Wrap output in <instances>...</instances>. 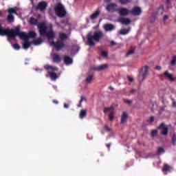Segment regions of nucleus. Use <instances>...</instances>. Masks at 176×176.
<instances>
[{
	"instance_id": "f257e3e1",
	"label": "nucleus",
	"mask_w": 176,
	"mask_h": 176,
	"mask_svg": "<svg viewBox=\"0 0 176 176\" xmlns=\"http://www.w3.org/2000/svg\"><path fill=\"white\" fill-rule=\"evenodd\" d=\"M0 16H2V11H0ZM0 35L1 36H8L9 39H14L16 36H19L23 41H28V35L25 32H20V28H16V29H3L2 28V24L0 23Z\"/></svg>"
},
{
	"instance_id": "f03ea898",
	"label": "nucleus",
	"mask_w": 176,
	"mask_h": 176,
	"mask_svg": "<svg viewBox=\"0 0 176 176\" xmlns=\"http://www.w3.org/2000/svg\"><path fill=\"white\" fill-rule=\"evenodd\" d=\"M104 36V33L101 31L95 32L93 34H89L87 35V41L89 46H95L98 43Z\"/></svg>"
},
{
	"instance_id": "7ed1b4c3",
	"label": "nucleus",
	"mask_w": 176,
	"mask_h": 176,
	"mask_svg": "<svg viewBox=\"0 0 176 176\" xmlns=\"http://www.w3.org/2000/svg\"><path fill=\"white\" fill-rule=\"evenodd\" d=\"M60 39L56 43H54L53 41H51L50 43L52 46H54L56 50H61L64 46H65V44H64V41L68 38V34L60 32L59 34Z\"/></svg>"
},
{
	"instance_id": "20e7f679",
	"label": "nucleus",
	"mask_w": 176,
	"mask_h": 176,
	"mask_svg": "<svg viewBox=\"0 0 176 176\" xmlns=\"http://www.w3.org/2000/svg\"><path fill=\"white\" fill-rule=\"evenodd\" d=\"M31 25H37L41 36H45V21L38 25V19L31 17L30 19Z\"/></svg>"
},
{
	"instance_id": "39448f33",
	"label": "nucleus",
	"mask_w": 176,
	"mask_h": 176,
	"mask_svg": "<svg viewBox=\"0 0 176 176\" xmlns=\"http://www.w3.org/2000/svg\"><path fill=\"white\" fill-rule=\"evenodd\" d=\"M149 71V67L148 66H144L141 68L139 72L138 81L142 83L144 80L146 79L148 76V72Z\"/></svg>"
},
{
	"instance_id": "423d86ee",
	"label": "nucleus",
	"mask_w": 176,
	"mask_h": 176,
	"mask_svg": "<svg viewBox=\"0 0 176 176\" xmlns=\"http://www.w3.org/2000/svg\"><path fill=\"white\" fill-rule=\"evenodd\" d=\"M45 69H47V71L48 72V74H50V76L52 80H56V79L58 78V76H57V74L54 72V71H58V69L57 67L47 65H45Z\"/></svg>"
},
{
	"instance_id": "0eeeda50",
	"label": "nucleus",
	"mask_w": 176,
	"mask_h": 176,
	"mask_svg": "<svg viewBox=\"0 0 176 176\" xmlns=\"http://www.w3.org/2000/svg\"><path fill=\"white\" fill-rule=\"evenodd\" d=\"M55 13L58 17H64L67 12L62 4H58L55 7Z\"/></svg>"
},
{
	"instance_id": "6e6552de",
	"label": "nucleus",
	"mask_w": 176,
	"mask_h": 176,
	"mask_svg": "<svg viewBox=\"0 0 176 176\" xmlns=\"http://www.w3.org/2000/svg\"><path fill=\"white\" fill-rule=\"evenodd\" d=\"M45 34L49 41H53L56 36V34H54V32L52 30V25H50L48 28L45 26Z\"/></svg>"
},
{
	"instance_id": "1a4fd4ad",
	"label": "nucleus",
	"mask_w": 176,
	"mask_h": 176,
	"mask_svg": "<svg viewBox=\"0 0 176 176\" xmlns=\"http://www.w3.org/2000/svg\"><path fill=\"white\" fill-rule=\"evenodd\" d=\"M115 106L111 105L109 107H105L104 109V113H107V112H110L109 114V120L112 122V120H114L115 119Z\"/></svg>"
},
{
	"instance_id": "9d476101",
	"label": "nucleus",
	"mask_w": 176,
	"mask_h": 176,
	"mask_svg": "<svg viewBox=\"0 0 176 176\" xmlns=\"http://www.w3.org/2000/svg\"><path fill=\"white\" fill-rule=\"evenodd\" d=\"M7 12H8V15L7 16V20L8 23H13V21H14V16H13V14H17L16 8H8Z\"/></svg>"
},
{
	"instance_id": "9b49d317",
	"label": "nucleus",
	"mask_w": 176,
	"mask_h": 176,
	"mask_svg": "<svg viewBox=\"0 0 176 176\" xmlns=\"http://www.w3.org/2000/svg\"><path fill=\"white\" fill-rule=\"evenodd\" d=\"M127 120H129V113L123 111L120 116V124L127 123Z\"/></svg>"
},
{
	"instance_id": "f8f14e48",
	"label": "nucleus",
	"mask_w": 176,
	"mask_h": 176,
	"mask_svg": "<svg viewBox=\"0 0 176 176\" xmlns=\"http://www.w3.org/2000/svg\"><path fill=\"white\" fill-rule=\"evenodd\" d=\"M32 6L33 8H34L35 10L43 12V10H45V1L39 2L37 6H34V4H32Z\"/></svg>"
},
{
	"instance_id": "ddd939ff",
	"label": "nucleus",
	"mask_w": 176,
	"mask_h": 176,
	"mask_svg": "<svg viewBox=\"0 0 176 176\" xmlns=\"http://www.w3.org/2000/svg\"><path fill=\"white\" fill-rule=\"evenodd\" d=\"M159 129L162 130V135H167V134H168V128L166 126L165 123H162L160 125Z\"/></svg>"
},
{
	"instance_id": "4468645a",
	"label": "nucleus",
	"mask_w": 176,
	"mask_h": 176,
	"mask_svg": "<svg viewBox=\"0 0 176 176\" xmlns=\"http://www.w3.org/2000/svg\"><path fill=\"white\" fill-rule=\"evenodd\" d=\"M106 9L107 12H115L116 10H118V5H116V3L108 4Z\"/></svg>"
},
{
	"instance_id": "2eb2a0df",
	"label": "nucleus",
	"mask_w": 176,
	"mask_h": 176,
	"mask_svg": "<svg viewBox=\"0 0 176 176\" xmlns=\"http://www.w3.org/2000/svg\"><path fill=\"white\" fill-rule=\"evenodd\" d=\"M131 14H133V16H140L141 13H142V10H141V8L140 7H134L131 11Z\"/></svg>"
},
{
	"instance_id": "dca6fc26",
	"label": "nucleus",
	"mask_w": 176,
	"mask_h": 176,
	"mask_svg": "<svg viewBox=\"0 0 176 176\" xmlns=\"http://www.w3.org/2000/svg\"><path fill=\"white\" fill-rule=\"evenodd\" d=\"M164 76H165V78L168 79V80H170V82H174L175 80V79L173 76V74H170L168 71H166L164 72Z\"/></svg>"
},
{
	"instance_id": "f3484780",
	"label": "nucleus",
	"mask_w": 176,
	"mask_h": 176,
	"mask_svg": "<svg viewBox=\"0 0 176 176\" xmlns=\"http://www.w3.org/2000/svg\"><path fill=\"white\" fill-rule=\"evenodd\" d=\"M118 21L124 25H129L131 23V19L129 18H120Z\"/></svg>"
},
{
	"instance_id": "a211bd4d",
	"label": "nucleus",
	"mask_w": 176,
	"mask_h": 176,
	"mask_svg": "<svg viewBox=\"0 0 176 176\" xmlns=\"http://www.w3.org/2000/svg\"><path fill=\"white\" fill-rule=\"evenodd\" d=\"M118 12L120 16H127L130 13V10L127 8H122L118 10Z\"/></svg>"
},
{
	"instance_id": "6ab92c4d",
	"label": "nucleus",
	"mask_w": 176,
	"mask_h": 176,
	"mask_svg": "<svg viewBox=\"0 0 176 176\" xmlns=\"http://www.w3.org/2000/svg\"><path fill=\"white\" fill-rule=\"evenodd\" d=\"M108 68L107 64H103L98 66L97 67L94 68L95 71L101 72V71H105Z\"/></svg>"
},
{
	"instance_id": "aec40b11",
	"label": "nucleus",
	"mask_w": 176,
	"mask_h": 176,
	"mask_svg": "<svg viewBox=\"0 0 176 176\" xmlns=\"http://www.w3.org/2000/svg\"><path fill=\"white\" fill-rule=\"evenodd\" d=\"M104 29L107 32L113 31V30H115V25L112 24H106L104 25Z\"/></svg>"
},
{
	"instance_id": "412c9836",
	"label": "nucleus",
	"mask_w": 176,
	"mask_h": 176,
	"mask_svg": "<svg viewBox=\"0 0 176 176\" xmlns=\"http://www.w3.org/2000/svg\"><path fill=\"white\" fill-rule=\"evenodd\" d=\"M64 62H65V64H66V65H71V64L74 63V60L72 59L71 57L65 56L64 58Z\"/></svg>"
},
{
	"instance_id": "4be33fe9",
	"label": "nucleus",
	"mask_w": 176,
	"mask_h": 176,
	"mask_svg": "<svg viewBox=\"0 0 176 176\" xmlns=\"http://www.w3.org/2000/svg\"><path fill=\"white\" fill-rule=\"evenodd\" d=\"M30 38H33L35 39L36 38V33L34 31H30L28 33V40L29 41Z\"/></svg>"
},
{
	"instance_id": "5701e85b",
	"label": "nucleus",
	"mask_w": 176,
	"mask_h": 176,
	"mask_svg": "<svg viewBox=\"0 0 176 176\" xmlns=\"http://www.w3.org/2000/svg\"><path fill=\"white\" fill-rule=\"evenodd\" d=\"M31 46V43L28 40H25L24 43H23V47L25 50H27Z\"/></svg>"
},
{
	"instance_id": "b1692460",
	"label": "nucleus",
	"mask_w": 176,
	"mask_h": 176,
	"mask_svg": "<svg viewBox=\"0 0 176 176\" xmlns=\"http://www.w3.org/2000/svg\"><path fill=\"white\" fill-rule=\"evenodd\" d=\"M130 31H131V28H129L127 29H121L120 31V34L121 35H127V34H129V32H130Z\"/></svg>"
},
{
	"instance_id": "393cba45",
	"label": "nucleus",
	"mask_w": 176,
	"mask_h": 176,
	"mask_svg": "<svg viewBox=\"0 0 176 176\" xmlns=\"http://www.w3.org/2000/svg\"><path fill=\"white\" fill-rule=\"evenodd\" d=\"M98 16H100V11L98 10H97L95 12H94L91 15V19L96 20V19H97L98 17Z\"/></svg>"
},
{
	"instance_id": "a878e982",
	"label": "nucleus",
	"mask_w": 176,
	"mask_h": 176,
	"mask_svg": "<svg viewBox=\"0 0 176 176\" xmlns=\"http://www.w3.org/2000/svg\"><path fill=\"white\" fill-rule=\"evenodd\" d=\"M171 170H173V168H171V166L167 164H165L162 168L163 173H166V171H171Z\"/></svg>"
},
{
	"instance_id": "bb28decb",
	"label": "nucleus",
	"mask_w": 176,
	"mask_h": 176,
	"mask_svg": "<svg viewBox=\"0 0 176 176\" xmlns=\"http://www.w3.org/2000/svg\"><path fill=\"white\" fill-rule=\"evenodd\" d=\"M53 61H54V63H60V61H61V58L60 57V55L54 54L53 56Z\"/></svg>"
},
{
	"instance_id": "cd10ccee",
	"label": "nucleus",
	"mask_w": 176,
	"mask_h": 176,
	"mask_svg": "<svg viewBox=\"0 0 176 176\" xmlns=\"http://www.w3.org/2000/svg\"><path fill=\"white\" fill-rule=\"evenodd\" d=\"M33 43L35 45H41V43H43V40L41 38H38L33 41Z\"/></svg>"
},
{
	"instance_id": "c85d7f7f",
	"label": "nucleus",
	"mask_w": 176,
	"mask_h": 176,
	"mask_svg": "<svg viewBox=\"0 0 176 176\" xmlns=\"http://www.w3.org/2000/svg\"><path fill=\"white\" fill-rule=\"evenodd\" d=\"M86 115H87V111L86 110L82 109L80 111V119H83V118H85V116H86Z\"/></svg>"
},
{
	"instance_id": "c756f323",
	"label": "nucleus",
	"mask_w": 176,
	"mask_h": 176,
	"mask_svg": "<svg viewBox=\"0 0 176 176\" xmlns=\"http://www.w3.org/2000/svg\"><path fill=\"white\" fill-rule=\"evenodd\" d=\"M164 12V8L163 6H160V8L157 11V14L159 16L163 14V12Z\"/></svg>"
},
{
	"instance_id": "7c9ffc66",
	"label": "nucleus",
	"mask_w": 176,
	"mask_h": 176,
	"mask_svg": "<svg viewBox=\"0 0 176 176\" xmlns=\"http://www.w3.org/2000/svg\"><path fill=\"white\" fill-rule=\"evenodd\" d=\"M93 81V75H90L87 78V83H91Z\"/></svg>"
},
{
	"instance_id": "2f4dec72",
	"label": "nucleus",
	"mask_w": 176,
	"mask_h": 176,
	"mask_svg": "<svg viewBox=\"0 0 176 176\" xmlns=\"http://www.w3.org/2000/svg\"><path fill=\"white\" fill-rule=\"evenodd\" d=\"M86 100V98H85V96H81L80 97V103L78 105V107L80 108V107H82V101H85Z\"/></svg>"
},
{
	"instance_id": "473e14b6",
	"label": "nucleus",
	"mask_w": 176,
	"mask_h": 176,
	"mask_svg": "<svg viewBox=\"0 0 176 176\" xmlns=\"http://www.w3.org/2000/svg\"><path fill=\"white\" fill-rule=\"evenodd\" d=\"M120 2L122 5H126V3L131 2V0H120Z\"/></svg>"
},
{
	"instance_id": "72a5a7b5",
	"label": "nucleus",
	"mask_w": 176,
	"mask_h": 176,
	"mask_svg": "<svg viewBox=\"0 0 176 176\" xmlns=\"http://www.w3.org/2000/svg\"><path fill=\"white\" fill-rule=\"evenodd\" d=\"M56 25H58V27H60V28H64V25H67V23L65 22H62L61 23H56Z\"/></svg>"
},
{
	"instance_id": "f704fd0d",
	"label": "nucleus",
	"mask_w": 176,
	"mask_h": 176,
	"mask_svg": "<svg viewBox=\"0 0 176 176\" xmlns=\"http://www.w3.org/2000/svg\"><path fill=\"white\" fill-rule=\"evenodd\" d=\"M176 65V56L173 57L172 60L170 61V65Z\"/></svg>"
},
{
	"instance_id": "c9c22d12",
	"label": "nucleus",
	"mask_w": 176,
	"mask_h": 176,
	"mask_svg": "<svg viewBox=\"0 0 176 176\" xmlns=\"http://www.w3.org/2000/svg\"><path fill=\"white\" fill-rule=\"evenodd\" d=\"M12 47H14L15 50H20V45L17 43L12 44Z\"/></svg>"
},
{
	"instance_id": "e433bc0d",
	"label": "nucleus",
	"mask_w": 176,
	"mask_h": 176,
	"mask_svg": "<svg viewBox=\"0 0 176 176\" xmlns=\"http://www.w3.org/2000/svg\"><path fill=\"white\" fill-rule=\"evenodd\" d=\"M101 56H102V57L107 58V57H108V52H106V51L102 50V52H101Z\"/></svg>"
},
{
	"instance_id": "4c0bfd02",
	"label": "nucleus",
	"mask_w": 176,
	"mask_h": 176,
	"mask_svg": "<svg viewBox=\"0 0 176 176\" xmlns=\"http://www.w3.org/2000/svg\"><path fill=\"white\" fill-rule=\"evenodd\" d=\"M172 144L173 145H176V134H173L172 137Z\"/></svg>"
},
{
	"instance_id": "58836bf2",
	"label": "nucleus",
	"mask_w": 176,
	"mask_h": 176,
	"mask_svg": "<svg viewBox=\"0 0 176 176\" xmlns=\"http://www.w3.org/2000/svg\"><path fill=\"white\" fill-rule=\"evenodd\" d=\"M158 155H162V153H164V148L160 147L157 150Z\"/></svg>"
},
{
	"instance_id": "ea45409f",
	"label": "nucleus",
	"mask_w": 176,
	"mask_h": 176,
	"mask_svg": "<svg viewBox=\"0 0 176 176\" xmlns=\"http://www.w3.org/2000/svg\"><path fill=\"white\" fill-rule=\"evenodd\" d=\"M157 134V130H153L151 131V137H155Z\"/></svg>"
},
{
	"instance_id": "a19ab883",
	"label": "nucleus",
	"mask_w": 176,
	"mask_h": 176,
	"mask_svg": "<svg viewBox=\"0 0 176 176\" xmlns=\"http://www.w3.org/2000/svg\"><path fill=\"white\" fill-rule=\"evenodd\" d=\"M154 120H155V117L151 116V117H150V118L148 120V123H153V122H154Z\"/></svg>"
},
{
	"instance_id": "79ce46f5",
	"label": "nucleus",
	"mask_w": 176,
	"mask_h": 176,
	"mask_svg": "<svg viewBox=\"0 0 176 176\" xmlns=\"http://www.w3.org/2000/svg\"><path fill=\"white\" fill-rule=\"evenodd\" d=\"M134 54V50H131L127 52L126 56H131V54Z\"/></svg>"
},
{
	"instance_id": "37998d69",
	"label": "nucleus",
	"mask_w": 176,
	"mask_h": 176,
	"mask_svg": "<svg viewBox=\"0 0 176 176\" xmlns=\"http://www.w3.org/2000/svg\"><path fill=\"white\" fill-rule=\"evenodd\" d=\"M167 20H168V15H165L164 16V21L166 23V21H167Z\"/></svg>"
},
{
	"instance_id": "c03bdc74",
	"label": "nucleus",
	"mask_w": 176,
	"mask_h": 176,
	"mask_svg": "<svg viewBox=\"0 0 176 176\" xmlns=\"http://www.w3.org/2000/svg\"><path fill=\"white\" fill-rule=\"evenodd\" d=\"M132 102H133L131 100H126V103L128 104L129 105L131 104Z\"/></svg>"
},
{
	"instance_id": "a18cd8bd",
	"label": "nucleus",
	"mask_w": 176,
	"mask_h": 176,
	"mask_svg": "<svg viewBox=\"0 0 176 176\" xmlns=\"http://www.w3.org/2000/svg\"><path fill=\"white\" fill-rule=\"evenodd\" d=\"M155 69H157V71H160V69H162V67L161 66H157V67H155Z\"/></svg>"
},
{
	"instance_id": "49530a36",
	"label": "nucleus",
	"mask_w": 176,
	"mask_h": 176,
	"mask_svg": "<svg viewBox=\"0 0 176 176\" xmlns=\"http://www.w3.org/2000/svg\"><path fill=\"white\" fill-rule=\"evenodd\" d=\"M135 91V89H131L129 91V94H134V92Z\"/></svg>"
},
{
	"instance_id": "de8ad7c7",
	"label": "nucleus",
	"mask_w": 176,
	"mask_h": 176,
	"mask_svg": "<svg viewBox=\"0 0 176 176\" xmlns=\"http://www.w3.org/2000/svg\"><path fill=\"white\" fill-rule=\"evenodd\" d=\"M74 49V50H76L77 52L79 51V47L78 46H75Z\"/></svg>"
},
{
	"instance_id": "09e8293b",
	"label": "nucleus",
	"mask_w": 176,
	"mask_h": 176,
	"mask_svg": "<svg viewBox=\"0 0 176 176\" xmlns=\"http://www.w3.org/2000/svg\"><path fill=\"white\" fill-rule=\"evenodd\" d=\"M111 46H115V45H116V43H115V41H111Z\"/></svg>"
},
{
	"instance_id": "8fccbe9b",
	"label": "nucleus",
	"mask_w": 176,
	"mask_h": 176,
	"mask_svg": "<svg viewBox=\"0 0 176 176\" xmlns=\"http://www.w3.org/2000/svg\"><path fill=\"white\" fill-rule=\"evenodd\" d=\"M128 80H129V82H133V78H131V77H129V78H128Z\"/></svg>"
},
{
	"instance_id": "3c124183",
	"label": "nucleus",
	"mask_w": 176,
	"mask_h": 176,
	"mask_svg": "<svg viewBox=\"0 0 176 176\" xmlns=\"http://www.w3.org/2000/svg\"><path fill=\"white\" fill-rule=\"evenodd\" d=\"M64 108H66V109H68V108H69L68 104H64Z\"/></svg>"
},
{
	"instance_id": "603ef678",
	"label": "nucleus",
	"mask_w": 176,
	"mask_h": 176,
	"mask_svg": "<svg viewBox=\"0 0 176 176\" xmlns=\"http://www.w3.org/2000/svg\"><path fill=\"white\" fill-rule=\"evenodd\" d=\"M104 130H106V131H109V128L108 126H105Z\"/></svg>"
},
{
	"instance_id": "864d4df0",
	"label": "nucleus",
	"mask_w": 176,
	"mask_h": 176,
	"mask_svg": "<svg viewBox=\"0 0 176 176\" xmlns=\"http://www.w3.org/2000/svg\"><path fill=\"white\" fill-rule=\"evenodd\" d=\"M53 102H54V104H58V101H57V100H54Z\"/></svg>"
},
{
	"instance_id": "5fc2aeb1",
	"label": "nucleus",
	"mask_w": 176,
	"mask_h": 176,
	"mask_svg": "<svg viewBox=\"0 0 176 176\" xmlns=\"http://www.w3.org/2000/svg\"><path fill=\"white\" fill-rule=\"evenodd\" d=\"M173 107H176V103H175V102H173Z\"/></svg>"
},
{
	"instance_id": "6e6d98bb",
	"label": "nucleus",
	"mask_w": 176,
	"mask_h": 176,
	"mask_svg": "<svg viewBox=\"0 0 176 176\" xmlns=\"http://www.w3.org/2000/svg\"><path fill=\"white\" fill-rule=\"evenodd\" d=\"M32 5H34V0H30Z\"/></svg>"
},
{
	"instance_id": "4d7b16f0",
	"label": "nucleus",
	"mask_w": 176,
	"mask_h": 176,
	"mask_svg": "<svg viewBox=\"0 0 176 176\" xmlns=\"http://www.w3.org/2000/svg\"><path fill=\"white\" fill-rule=\"evenodd\" d=\"M110 146H111L110 144H107V148H109Z\"/></svg>"
},
{
	"instance_id": "13d9d810",
	"label": "nucleus",
	"mask_w": 176,
	"mask_h": 176,
	"mask_svg": "<svg viewBox=\"0 0 176 176\" xmlns=\"http://www.w3.org/2000/svg\"><path fill=\"white\" fill-rule=\"evenodd\" d=\"M162 111H164V108L161 109V112H162Z\"/></svg>"
},
{
	"instance_id": "bf43d9fd",
	"label": "nucleus",
	"mask_w": 176,
	"mask_h": 176,
	"mask_svg": "<svg viewBox=\"0 0 176 176\" xmlns=\"http://www.w3.org/2000/svg\"><path fill=\"white\" fill-rule=\"evenodd\" d=\"M38 68H36V69H35V71H38Z\"/></svg>"
},
{
	"instance_id": "052dcab7",
	"label": "nucleus",
	"mask_w": 176,
	"mask_h": 176,
	"mask_svg": "<svg viewBox=\"0 0 176 176\" xmlns=\"http://www.w3.org/2000/svg\"><path fill=\"white\" fill-rule=\"evenodd\" d=\"M46 6H47V5L46 3H45V8H46Z\"/></svg>"
},
{
	"instance_id": "680f3d73",
	"label": "nucleus",
	"mask_w": 176,
	"mask_h": 176,
	"mask_svg": "<svg viewBox=\"0 0 176 176\" xmlns=\"http://www.w3.org/2000/svg\"><path fill=\"white\" fill-rule=\"evenodd\" d=\"M108 2H109L111 0H107Z\"/></svg>"
}]
</instances>
